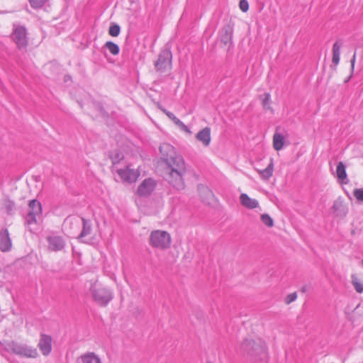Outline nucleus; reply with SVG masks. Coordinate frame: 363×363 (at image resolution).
<instances>
[{
  "label": "nucleus",
  "mask_w": 363,
  "mask_h": 363,
  "mask_svg": "<svg viewBox=\"0 0 363 363\" xmlns=\"http://www.w3.org/2000/svg\"><path fill=\"white\" fill-rule=\"evenodd\" d=\"M162 159L167 166L166 180L177 190L181 191L185 188L184 177L186 173V167L184 158L175 155L173 147L163 144L160 147Z\"/></svg>",
  "instance_id": "nucleus-1"
},
{
  "label": "nucleus",
  "mask_w": 363,
  "mask_h": 363,
  "mask_svg": "<svg viewBox=\"0 0 363 363\" xmlns=\"http://www.w3.org/2000/svg\"><path fill=\"white\" fill-rule=\"evenodd\" d=\"M240 352L254 363L264 362L267 359L265 342L261 339L245 340L240 347Z\"/></svg>",
  "instance_id": "nucleus-2"
},
{
  "label": "nucleus",
  "mask_w": 363,
  "mask_h": 363,
  "mask_svg": "<svg viewBox=\"0 0 363 363\" xmlns=\"http://www.w3.org/2000/svg\"><path fill=\"white\" fill-rule=\"evenodd\" d=\"M0 351L12 352L16 355L28 358H35L38 355L35 348L14 341L0 342Z\"/></svg>",
  "instance_id": "nucleus-3"
},
{
  "label": "nucleus",
  "mask_w": 363,
  "mask_h": 363,
  "mask_svg": "<svg viewBox=\"0 0 363 363\" xmlns=\"http://www.w3.org/2000/svg\"><path fill=\"white\" fill-rule=\"evenodd\" d=\"M90 293L94 301L101 306H106L113 299L111 292L96 282L91 284Z\"/></svg>",
  "instance_id": "nucleus-4"
},
{
  "label": "nucleus",
  "mask_w": 363,
  "mask_h": 363,
  "mask_svg": "<svg viewBox=\"0 0 363 363\" xmlns=\"http://www.w3.org/2000/svg\"><path fill=\"white\" fill-rule=\"evenodd\" d=\"M150 245L155 248L164 250L171 244L170 235L164 230H154L150 233L149 238Z\"/></svg>",
  "instance_id": "nucleus-5"
},
{
  "label": "nucleus",
  "mask_w": 363,
  "mask_h": 363,
  "mask_svg": "<svg viewBox=\"0 0 363 363\" xmlns=\"http://www.w3.org/2000/svg\"><path fill=\"white\" fill-rule=\"evenodd\" d=\"M172 54L169 49L162 50L155 62V67L157 72H165L172 69Z\"/></svg>",
  "instance_id": "nucleus-6"
},
{
  "label": "nucleus",
  "mask_w": 363,
  "mask_h": 363,
  "mask_svg": "<svg viewBox=\"0 0 363 363\" xmlns=\"http://www.w3.org/2000/svg\"><path fill=\"white\" fill-rule=\"evenodd\" d=\"M11 37L18 49L26 48L28 45V37L26 28L24 26L13 24V32Z\"/></svg>",
  "instance_id": "nucleus-7"
},
{
  "label": "nucleus",
  "mask_w": 363,
  "mask_h": 363,
  "mask_svg": "<svg viewBox=\"0 0 363 363\" xmlns=\"http://www.w3.org/2000/svg\"><path fill=\"white\" fill-rule=\"evenodd\" d=\"M42 213L41 203L37 200H32L29 203V212L26 217V223L28 225L35 224L40 218Z\"/></svg>",
  "instance_id": "nucleus-8"
},
{
  "label": "nucleus",
  "mask_w": 363,
  "mask_h": 363,
  "mask_svg": "<svg viewBox=\"0 0 363 363\" xmlns=\"http://www.w3.org/2000/svg\"><path fill=\"white\" fill-rule=\"evenodd\" d=\"M48 249L51 252H59L65 249L66 242L65 239L60 235H50L46 238Z\"/></svg>",
  "instance_id": "nucleus-9"
},
{
  "label": "nucleus",
  "mask_w": 363,
  "mask_h": 363,
  "mask_svg": "<svg viewBox=\"0 0 363 363\" xmlns=\"http://www.w3.org/2000/svg\"><path fill=\"white\" fill-rule=\"evenodd\" d=\"M156 186V182L151 178L145 179L138 186L137 194L142 197L150 196Z\"/></svg>",
  "instance_id": "nucleus-10"
},
{
  "label": "nucleus",
  "mask_w": 363,
  "mask_h": 363,
  "mask_svg": "<svg viewBox=\"0 0 363 363\" xmlns=\"http://www.w3.org/2000/svg\"><path fill=\"white\" fill-rule=\"evenodd\" d=\"M116 172L123 181L129 183L135 182L140 176V172L138 170L130 169L129 167L117 169Z\"/></svg>",
  "instance_id": "nucleus-11"
},
{
  "label": "nucleus",
  "mask_w": 363,
  "mask_h": 363,
  "mask_svg": "<svg viewBox=\"0 0 363 363\" xmlns=\"http://www.w3.org/2000/svg\"><path fill=\"white\" fill-rule=\"evenodd\" d=\"M52 338L50 335L42 334L38 345L43 355H48L52 350Z\"/></svg>",
  "instance_id": "nucleus-12"
},
{
  "label": "nucleus",
  "mask_w": 363,
  "mask_h": 363,
  "mask_svg": "<svg viewBox=\"0 0 363 363\" xmlns=\"http://www.w3.org/2000/svg\"><path fill=\"white\" fill-rule=\"evenodd\" d=\"M11 240L7 229L0 232V250L2 252L9 251L11 248Z\"/></svg>",
  "instance_id": "nucleus-13"
},
{
  "label": "nucleus",
  "mask_w": 363,
  "mask_h": 363,
  "mask_svg": "<svg viewBox=\"0 0 363 363\" xmlns=\"http://www.w3.org/2000/svg\"><path fill=\"white\" fill-rule=\"evenodd\" d=\"M233 28L230 25L225 26L220 31V41L229 47L232 44Z\"/></svg>",
  "instance_id": "nucleus-14"
},
{
  "label": "nucleus",
  "mask_w": 363,
  "mask_h": 363,
  "mask_svg": "<svg viewBox=\"0 0 363 363\" xmlns=\"http://www.w3.org/2000/svg\"><path fill=\"white\" fill-rule=\"evenodd\" d=\"M196 138L198 141L201 142L204 147H208L211 143V129L206 127L201 130L199 131L196 135Z\"/></svg>",
  "instance_id": "nucleus-15"
},
{
  "label": "nucleus",
  "mask_w": 363,
  "mask_h": 363,
  "mask_svg": "<svg viewBox=\"0 0 363 363\" xmlns=\"http://www.w3.org/2000/svg\"><path fill=\"white\" fill-rule=\"evenodd\" d=\"M77 363H101V361L94 352H88L78 358Z\"/></svg>",
  "instance_id": "nucleus-16"
},
{
  "label": "nucleus",
  "mask_w": 363,
  "mask_h": 363,
  "mask_svg": "<svg viewBox=\"0 0 363 363\" xmlns=\"http://www.w3.org/2000/svg\"><path fill=\"white\" fill-rule=\"evenodd\" d=\"M240 202L244 207L249 209L255 208L259 206V202L256 199H251L245 193L240 194Z\"/></svg>",
  "instance_id": "nucleus-17"
},
{
  "label": "nucleus",
  "mask_w": 363,
  "mask_h": 363,
  "mask_svg": "<svg viewBox=\"0 0 363 363\" xmlns=\"http://www.w3.org/2000/svg\"><path fill=\"white\" fill-rule=\"evenodd\" d=\"M333 210L336 216L345 217L347 214V207L340 200H336L333 206Z\"/></svg>",
  "instance_id": "nucleus-18"
},
{
  "label": "nucleus",
  "mask_w": 363,
  "mask_h": 363,
  "mask_svg": "<svg viewBox=\"0 0 363 363\" xmlns=\"http://www.w3.org/2000/svg\"><path fill=\"white\" fill-rule=\"evenodd\" d=\"M345 165L342 162H339L336 169V174L337 179L343 184H347V175L345 170Z\"/></svg>",
  "instance_id": "nucleus-19"
},
{
  "label": "nucleus",
  "mask_w": 363,
  "mask_h": 363,
  "mask_svg": "<svg viewBox=\"0 0 363 363\" xmlns=\"http://www.w3.org/2000/svg\"><path fill=\"white\" fill-rule=\"evenodd\" d=\"M342 45L341 40L336 41L333 46V59L332 62L336 66L338 65L340 59V49Z\"/></svg>",
  "instance_id": "nucleus-20"
},
{
  "label": "nucleus",
  "mask_w": 363,
  "mask_h": 363,
  "mask_svg": "<svg viewBox=\"0 0 363 363\" xmlns=\"http://www.w3.org/2000/svg\"><path fill=\"white\" fill-rule=\"evenodd\" d=\"M82 230L78 237L79 239L84 238V237L90 235L91 233V230H92L91 223L90 220H88L84 218H82Z\"/></svg>",
  "instance_id": "nucleus-21"
},
{
  "label": "nucleus",
  "mask_w": 363,
  "mask_h": 363,
  "mask_svg": "<svg viewBox=\"0 0 363 363\" xmlns=\"http://www.w3.org/2000/svg\"><path fill=\"white\" fill-rule=\"evenodd\" d=\"M284 138L281 134L275 133L273 136L274 148L277 151L281 150L284 145Z\"/></svg>",
  "instance_id": "nucleus-22"
},
{
  "label": "nucleus",
  "mask_w": 363,
  "mask_h": 363,
  "mask_svg": "<svg viewBox=\"0 0 363 363\" xmlns=\"http://www.w3.org/2000/svg\"><path fill=\"white\" fill-rule=\"evenodd\" d=\"M273 170L274 163L273 160L272 159L268 166L264 169L259 170V174L263 179L268 180L272 176Z\"/></svg>",
  "instance_id": "nucleus-23"
},
{
  "label": "nucleus",
  "mask_w": 363,
  "mask_h": 363,
  "mask_svg": "<svg viewBox=\"0 0 363 363\" xmlns=\"http://www.w3.org/2000/svg\"><path fill=\"white\" fill-rule=\"evenodd\" d=\"M351 282L357 293L363 292V282L357 277L356 274H352Z\"/></svg>",
  "instance_id": "nucleus-24"
},
{
  "label": "nucleus",
  "mask_w": 363,
  "mask_h": 363,
  "mask_svg": "<svg viewBox=\"0 0 363 363\" xmlns=\"http://www.w3.org/2000/svg\"><path fill=\"white\" fill-rule=\"evenodd\" d=\"M164 113L168 116L169 119H171L176 125L180 127L184 130H187L188 128L186 125L184 124L178 118H177L174 113L169 111H164Z\"/></svg>",
  "instance_id": "nucleus-25"
},
{
  "label": "nucleus",
  "mask_w": 363,
  "mask_h": 363,
  "mask_svg": "<svg viewBox=\"0 0 363 363\" xmlns=\"http://www.w3.org/2000/svg\"><path fill=\"white\" fill-rule=\"evenodd\" d=\"M260 99H262V104L264 109L272 111V108L270 106V101H271L270 94L264 93L262 96H260Z\"/></svg>",
  "instance_id": "nucleus-26"
},
{
  "label": "nucleus",
  "mask_w": 363,
  "mask_h": 363,
  "mask_svg": "<svg viewBox=\"0 0 363 363\" xmlns=\"http://www.w3.org/2000/svg\"><path fill=\"white\" fill-rule=\"evenodd\" d=\"M104 47L113 55H116L119 53L120 49L118 45L111 41L106 42Z\"/></svg>",
  "instance_id": "nucleus-27"
},
{
  "label": "nucleus",
  "mask_w": 363,
  "mask_h": 363,
  "mask_svg": "<svg viewBox=\"0 0 363 363\" xmlns=\"http://www.w3.org/2000/svg\"><path fill=\"white\" fill-rule=\"evenodd\" d=\"M121 28L118 24H111L108 29V33L113 37H117L120 34Z\"/></svg>",
  "instance_id": "nucleus-28"
},
{
  "label": "nucleus",
  "mask_w": 363,
  "mask_h": 363,
  "mask_svg": "<svg viewBox=\"0 0 363 363\" xmlns=\"http://www.w3.org/2000/svg\"><path fill=\"white\" fill-rule=\"evenodd\" d=\"M260 218L262 222L267 227L271 228L274 225L273 219L268 214L264 213L261 215Z\"/></svg>",
  "instance_id": "nucleus-29"
},
{
  "label": "nucleus",
  "mask_w": 363,
  "mask_h": 363,
  "mask_svg": "<svg viewBox=\"0 0 363 363\" xmlns=\"http://www.w3.org/2000/svg\"><path fill=\"white\" fill-rule=\"evenodd\" d=\"M14 206V203L9 199H6L3 201V208L7 213H10L13 211Z\"/></svg>",
  "instance_id": "nucleus-30"
},
{
  "label": "nucleus",
  "mask_w": 363,
  "mask_h": 363,
  "mask_svg": "<svg viewBox=\"0 0 363 363\" xmlns=\"http://www.w3.org/2000/svg\"><path fill=\"white\" fill-rule=\"evenodd\" d=\"M48 0H29L31 7L38 9L42 7Z\"/></svg>",
  "instance_id": "nucleus-31"
},
{
  "label": "nucleus",
  "mask_w": 363,
  "mask_h": 363,
  "mask_svg": "<svg viewBox=\"0 0 363 363\" xmlns=\"http://www.w3.org/2000/svg\"><path fill=\"white\" fill-rule=\"evenodd\" d=\"M353 194L359 201L363 202V189H355Z\"/></svg>",
  "instance_id": "nucleus-32"
},
{
  "label": "nucleus",
  "mask_w": 363,
  "mask_h": 363,
  "mask_svg": "<svg viewBox=\"0 0 363 363\" xmlns=\"http://www.w3.org/2000/svg\"><path fill=\"white\" fill-rule=\"evenodd\" d=\"M296 298H297L296 293V292L291 293V294L287 295V296L286 297L285 303L286 304H289V303H292L293 301H296Z\"/></svg>",
  "instance_id": "nucleus-33"
},
{
  "label": "nucleus",
  "mask_w": 363,
  "mask_h": 363,
  "mask_svg": "<svg viewBox=\"0 0 363 363\" xmlns=\"http://www.w3.org/2000/svg\"><path fill=\"white\" fill-rule=\"evenodd\" d=\"M240 9L243 11L246 12L249 9V4L247 0H240L239 3Z\"/></svg>",
  "instance_id": "nucleus-34"
},
{
  "label": "nucleus",
  "mask_w": 363,
  "mask_h": 363,
  "mask_svg": "<svg viewBox=\"0 0 363 363\" xmlns=\"http://www.w3.org/2000/svg\"><path fill=\"white\" fill-rule=\"evenodd\" d=\"M199 190L201 194H206L207 198L212 195L211 191L206 186H199Z\"/></svg>",
  "instance_id": "nucleus-35"
},
{
  "label": "nucleus",
  "mask_w": 363,
  "mask_h": 363,
  "mask_svg": "<svg viewBox=\"0 0 363 363\" xmlns=\"http://www.w3.org/2000/svg\"><path fill=\"white\" fill-rule=\"evenodd\" d=\"M123 157V156L121 154L117 153L116 155V157L113 158V163L116 164V162H118Z\"/></svg>",
  "instance_id": "nucleus-36"
},
{
  "label": "nucleus",
  "mask_w": 363,
  "mask_h": 363,
  "mask_svg": "<svg viewBox=\"0 0 363 363\" xmlns=\"http://www.w3.org/2000/svg\"><path fill=\"white\" fill-rule=\"evenodd\" d=\"M355 57H356V55L355 53L354 54L352 60H351V67H352V69H354V63H355Z\"/></svg>",
  "instance_id": "nucleus-37"
},
{
  "label": "nucleus",
  "mask_w": 363,
  "mask_h": 363,
  "mask_svg": "<svg viewBox=\"0 0 363 363\" xmlns=\"http://www.w3.org/2000/svg\"><path fill=\"white\" fill-rule=\"evenodd\" d=\"M301 291L305 293L306 291V286H303L301 289Z\"/></svg>",
  "instance_id": "nucleus-38"
},
{
  "label": "nucleus",
  "mask_w": 363,
  "mask_h": 363,
  "mask_svg": "<svg viewBox=\"0 0 363 363\" xmlns=\"http://www.w3.org/2000/svg\"><path fill=\"white\" fill-rule=\"evenodd\" d=\"M361 264L363 266V259L361 261Z\"/></svg>",
  "instance_id": "nucleus-39"
}]
</instances>
